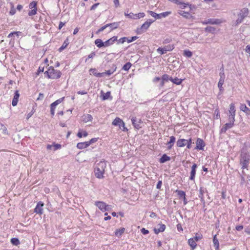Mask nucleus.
Listing matches in <instances>:
<instances>
[{"instance_id": "f257e3e1", "label": "nucleus", "mask_w": 250, "mask_h": 250, "mask_svg": "<svg viewBox=\"0 0 250 250\" xmlns=\"http://www.w3.org/2000/svg\"><path fill=\"white\" fill-rule=\"evenodd\" d=\"M106 167V164L104 162L101 161L98 163L95 167V175L98 178L101 179L104 177V169Z\"/></svg>"}, {"instance_id": "f03ea898", "label": "nucleus", "mask_w": 250, "mask_h": 250, "mask_svg": "<svg viewBox=\"0 0 250 250\" xmlns=\"http://www.w3.org/2000/svg\"><path fill=\"white\" fill-rule=\"evenodd\" d=\"M44 74H47L48 78L57 79L61 77L62 73L59 70H55L52 66H50Z\"/></svg>"}, {"instance_id": "7ed1b4c3", "label": "nucleus", "mask_w": 250, "mask_h": 250, "mask_svg": "<svg viewBox=\"0 0 250 250\" xmlns=\"http://www.w3.org/2000/svg\"><path fill=\"white\" fill-rule=\"evenodd\" d=\"M249 14L248 8H244L242 9L237 14L238 18L235 21V25L241 23L244 18L247 17Z\"/></svg>"}, {"instance_id": "20e7f679", "label": "nucleus", "mask_w": 250, "mask_h": 250, "mask_svg": "<svg viewBox=\"0 0 250 250\" xmlns=\"http://www.w3.org/2000/svg\"><path fill=\"white\" fill-rule=\"evenodd\" d=\"M250 156L246 153L242 152L241 154L240 164L242 166V168L243 170L247 169L248 166L249 164Z\"/></svg>"}, {"instance_id": "39448f33", "label": "nucleus", "mask_w": 250, "mask_h": 250, "mask_svg": "<svg viewBox=\"0 0 250 250\" xmlns=\"http://www.w3.org/2000/svg\"><path fill=\"white\" fill-rule=\"evenodd\" d=\"M174 49V46L173 45H168L165 46L163 48L159 47L157 49V52L160 55H162L166 53L167 51H170Z\"/></svg>"}, {"instance_id": "423d86ee", "label": "nucleus", "mask_w": 250, "mask_h": 250, "mask_svg": "<svg viewBox=\"0 0 250 250\" xmlns=\"http://www.w3.org/2000/svg\"><path fill=\"white\" fill-rule=\"evenodd\" d=\"M201 22L203 24H219L222 23V21L219 19H208L204 21H202Z\"/></svg>"}, {"instance_id": "0eeeda50", "label": "nucleus", "mask_w": 250, "mask_h": 250, "mask_svg": "<svg viewBox=\"0 0 250 250\" xmlns=\"http://www.w3.org/2000/svg\"><path fill=\"white\" fill-rule=\"evenodd\" d=\"M205 146V143L202 139L198 138L197 140L196 149L199 150H203Z\"/></svg>"}, {"instance_id": "6e6552de", "label": "nucleus", "mask_w": 250, "mask_h": 250, "mask_svg": "<svg viewBox=\"0 0 250 250\" xmlns=\"http://www.w3.org/2000/svg\"><path fill=\"white\" fill-rule=\"evenodd\" d=\"M112 125L115 126L119 125L120 128L121 126L124 127V123L121 119L116 117L112 122Z\"/></svg>"}, {"instance_id": "1a4fd4ad", "label": "nucleus", "mask_w": 250, "mask_h": 250, "mask_svg": "<svg viewBox=\"0 0 250 250\" xmlns=\"http://www.w3.org/2000/svg\"><path fill=\"white\" fill-rule=\"evenodd\" d=\"M43 206V203L40 202L37 204L36 207L35 208L34 211L38 214H42V207Z\"/></svg>"}, {"instance_id": "9d476101", "label": "nucleus", "mask_w": 250, "mask_h": 250, "mask_svg": "<svg viewBox=\"0 0 250 250\" xmlns=\"http://www.w3.org/2000/svg\"><path fill=\"white\" fill-rule=\"evenodd\" d=\"M197 166L196 164H194L191 167V170L190 172V176L189 177V179L191 180H194L195 178V176L196 174V169Z\"/></svg>"}, {"instance_id": "9b49d317", "label": "nucleus", "mask_w": 250, "mask_h": 250, "mask_svg": "<svg viewBox=\"0 0 250 250\" xmlns=\"http://www.w3.org/2000/svg\"><path fill=\"white\" fill-rule=\"evenodd\" d=\"M95 205L102 211L104 212L106 207V204L103 202H96Z\"/></svg>"}, {"instance_id": "f8f14e48", "label": "nucleus", "mask_w": 250, "mask_h": 250, "mask_svg": "<svg viewBox=\"0 0 250 250\" xmlns=\"http://www.w3.org/2000/svg\"><path fill=\"white\" fill-rule=\"evenodd\" d=\"M154 21H152L151 20H148L146 21L141 26V29L143 30H146L148 27L150 26V24Z\"/></svg>"}, {"instance_id": "ddd939ff", "label": "nucleus", "mask_w": 250, "mask_h": 250, "mask_svg": "<svg viewBox=\"0 0 250 250\" xmlns=\"http://www.w3.org/2000/svg\"><path fill=\"white\" fill-rule=\"evenodd\" d=\"M19 97L20 94L19 93V91L17 90L15 93L14 98L12 100V104L13 106H15L17 104Z\"/></svg>"}, {"instance_id": "4468645a", "label": "nucleus", "mask_w": 250, "mask_h": 250, "mask_svg": "<svg viewBox=\"0 0 250 250\" xmlns=\"http://www.w3.org/2000/svg\"><path fill=\"white\" fill-rule=\"evenodd\" d=\"M119 23L120 22H117L107 24L108 27L109 28L108 32H110L112 30L117 28L119 26Z\"/></svg>"}, {"instance_id": "2eb2a0df", "label": "nucleus", "mask_w": 250, "mask_h": 250, "mask_svg": "<svg viewBox=\"0 0 250 250\" xmlns=\"http://www.w3.org/2000/svg\"><path fill=\"white\" fill-rule=\"evenodd\" d=\"M240 109L247 115H250V109L247 107L245 104H241L240 106Z\"/></svg>"}, {"instance_id": "dca6fc26", "label": "nucleus", "mask_w": 250, "mask_h": 250, "mask_svg": "<svg viewBox=\"0 0 250 250\" xmlns=\"http://www.w3.org/2000/svg\"><path fill=\"white\" fill-rule=\"evenodd\" d=\"M7 135L8 131L7 128L5 126L2 125L1 127L0 128V136L4 138Z\"/></svg>"}, {"instance_id": "f3484780", "label": "nucleus", "mask_w": 250, "mask_h": 250, "mask_svg": "<svg viewBox=\"0 0 250 250\" xmlns=\"http://www.w3.org/2000/svg\"><path fill=\"white\" fill-rule=\"evenodd\" d=\"M131 121L134 127L137 129H139L141 127L139 124L141 123V120H139V121H138L136 117H132L131 119Z\"/></svg>"}, {"instance_id": "a211bd4d", "label": "nucleus", "mask_w": 250, "mask_h": 250, "mask_svg": "<svg viewBox=\"0 0 250 250\" xmlns=\"http://www.w3.org/2000/svg\"><path fill=\"white\" fill-rule=\"evenodd\" d=\"M188 143L187 140L184 139H179L177 141V146L178 147H183L185 146Z\"/></svg>"}, {"instance_id": "6ab92c4d", "label": "nucleus", "mask_w": 250, "mask_h": 250, "mask_svg": "<svg viewBox=\"0 0 250 250\" xmlns=\"http://www.w3.org/2000/svg\"><path fill=\"white\" fill-rule=\"evenodd\" d=\"M166 229V226L164 224H159V228H155L154 229V232L158 234L159 232H163Z\"/></svg>"}, {"instance_id": "aec40b11", "label": "nucleus", "mask_w": 250, "mask_h": 250, "mask_svg": "<svg viewBox=\"0 0 250 250\" xmlns=\"http://www.w3.org/2000/svg\"><path fill=\"white\" fill-rule=\"evenodd\" d=\"M115 41H117V37L116 36H114L105 42V47L112 44Z\"/></svg>"}, {"instance_id": "412c9836", "label": "nucleus", "mask_w": 250, "mask_h": 250, "mask_svg": "<svg viewBox=\"0 0 250 250\" xmlns=\"http://www.w3.org/2000/svg\"><path fill=\"white\" fill-rule=\"evenodd\" d=\"M90 145V143L88 142L79 143L77 144V146L79 149H83L87 147Z\"/></svg>"}, {"instance_id": "4be33fe9", "label": "nucleus", "mask_w": 250, "mask_h": 250, "mask_svg": "<svg viewBox=\"0 0 250 250\" xmlns=\"http://www.w3.org/2000/svg\"><path fill=\"white\" fill-rule=\"evenodd\" d=\"M92 119V116L90 114L83 115L82 117V120L84 123L91 121Z\"/></svg>"}, {"instance_id": "5701e85b", "label": "nucleus", "mask_w": 250, "mask_h": 250, "mask_svg": "<svg viewBox=\"0 0 250 250\" xmlns=\"http://www.w3.org/2000/svg\"><path fill=\"white\" fill-rule=\"evenodd\" d=\"M178 14L180 15L181 16H183V17L189 19L191 17V16L190 15V14L188 12H185L182 10H180L178 11Z\"/></svg>"}, {"instance_id": "b1692460", "label": "nucleus", "mask_w": 250, "mask_h": 250, "mask_svg": "<svg viewBox=\"0 0 250 250\" xmlns=\"http://www.w3.org/2000/svg\"><path fill=\"white\" fill-rule=\"evenodd\" d=\"M196 241L193 238H190L188 240V244L191 248L192 250H194L196 247L197 244H196Z\"/></svg>"}, {"instance_id": "393cba45", "label": "nucleus", "mask_w": 250, "mask_h": 250, "mask_svg": "<svg viewBox=\"0 0 250 250\" xmlns=\"http://www.w3.org/2000/svg\"><path fill=\"white\" fill-rule=\"evenodd\" d=\"M169 80L171 81L173 83L179 85L183 81L182 79H178L177 77H175L174 78H173L172 77H170L169 78Z\"/></svg>"}, {"instance_id": "a878e982", "label": "nucleus", "mask_w": 250, "mask_h": 250, "mask_svg": "<svg viewBox=\"0 0 250 250\" xmlns=\"http://www.w3.org/2000/svg\"><path fill=\"white\" fill-rule=\"evenodd\" d=\"M117 67L116 65L113 64L112 67L111 69L107 70L104 73V74H106L108 76L111 75L116 70Z\"/></svg>"}, {"instance_id": "bb28decb", "label": "nucleus", "mask_w": 250, "mask_h": 250, "mask_svg": "<svg viewBox=\"0 0 250 250\" xmlns=\"http://www.w3.org/2000/svg\"><path fill=\"white\" fill-rule=\"evenodd\" d=\"M229 114L232 116L235 115V109L234 104H231L229 105Z\"/></svg>"}, {"instance_id": "cd10ccee", "label": "nucleus", "mask_w": 250, "mask_h": 250, "mask_svg": "<svg viewBox=\"0 0 250 250\" xmlns=\"http://www.w3.org/2000/svg\"><path fill=\"white\" fill-rule=\"evenodd\" d=\"M170 160V157L167 156L166 154L163 155L162 157L160 159V162L161 163H164L167 161H169Z\"/></svg>"}, {"instance_id": "c85d7f7f", "label": "nucleus", "mask_w": 250, "mask_h": 250, "mask_svg": "<svg viewBox=\"0 0 250 250\" xmlns=\"http://www.w3.org/2000/svg\"><path fill=\"white\" fill-rule=\"evenodd\" d=\"M175 141V138L174 136H171L170 137V140L167 143V145H168V149H170L173 146V143Z\"/></svg>"}, {"instance_id": "c756f323", "label": "nucleus", "mask_w": 250, "mask_h": 250, "mask_svg": "<svg viewBox=\"0 0 250 250\" xmlns=\"http://www.w3.org/2000/svg\"><path fill=\"white\" fill-rule=\"evenodd\" d=\"M90 71L92 74L97 77H103L104 75V73H98L95 69H91Z\"/></svg>"}, {"instance_id": "7c9ffc66", "label": "nucleus", "mask_w": 250, "mask_h": 250, "mask_svg": "<svg viewBox=\"0 0 250 250\" xmlns=\"http://www.w3.org/2000/svg\"><path fill=\"white\" fill-rule=\"evenodd\" d=\"M95 43L99 48H101L103 46H105V42H103V41L101 39L96 40L95 41Z\"/></svg>"}, {"instance_id": "2f4dec72", "label": "nucleus", "mask_w": 250, "mask_h": 250, "mask_svg": "<svg viewBox=\"0 0 250 250\" xmlns=\"http://www.w3.org/2000/svg\"><path fill=\"white\" fill-rule=\"evenodd\" d=\"M213 241L214 246L215 247L216 250H218L219 249V243L218 239L216 238V235L214 236Z\"/></svg>"}, {"instance_id": "473e14b6", "label": "nucleus", "mask_w": 250, "mask_h": 250, "mask_svg": "<svg viewBox=\"0 0 250 250\" xmlns=\"http://www.w3.org/2000/svg\"><path fill=\"white\" fill-rule=\"evenodd\" d=\"M68 44H69L68 39H67L66 40L64 41V42H63L62 46L59 48V51L61 52L63 49H64L67 47V46L68 45Z\"/></svg>"}, {"instance_id": "72a5a7b5", "label": "nucleus", "mask_w": 250, "mask_h": 250, "mask_svg": "<svg viewBox=\"0 0 250 250\" xmlns=\"http://www.w3.org/2000/svg\"><path fill=\"white\" fill-rule=\"evenodd\" d=\"M215 28L213 27L208 26L205 28V30L207 32L214 33L215 31Z\"/></svg>"}, {"instance_id": "f704fd0d", "label": "nucleus", "mask_w": 250, "mask_h": 250, "mask_svg": "<svg viewBox=\"0 0 250 250\" xmlns=\"http://www.w3.org/2000/svg\"><path fill=\"white\" fill-rule=\"evenodd\" d=\"M147 12L153 17L156 19H160V14H157L152 11H148Z\"/></svg>"}, {"instance_id": "c9c22d12", "label": "nucleus", "mask_w": 250, "mask_h": 250, "mask_svg": "<svg viewBox=\"0 0 250 250\" xmlns=\"http://www.w3.org/2000/svg\"><path fill=\"white\" fill-rule=\"evenodd\" d=\"M183 55L187 57L190 58L192 56V53L189 50H185L184 51Z\"/></svg>"}, {"instance_id": "e433bc0d", "label": "nucleus", "mask_w": 250, "mask_h": 250, "mask_svg": "<svg viewBox=\"0 0 250 250\" xmlns=\"http://www.w3.org/2000/svg\"><path fill=\"white\" fill-rule=\"evenodd\" d=\"M125 228H123L119 229H117L115 231V235L117 236L121 235L125 231Z\"/></svg>"}, {"instance_id": "4c0bfd02", "label": "nucleus", "mask_w": 250, "mask_h": 250, "mask_svg": "<svg viewBox=\"0 0 250 250\" xmlns=\"http://www.w3.org/2000/svg\"><path fill=\"white\" fill-rule=\"evenodd\" d=\"M131 66V63L129 62L126 63L124 65L123 69L125 71L128 70Z\"/></svg>"}, {"instance_id": "58836bf2", "label": "nucleus", "mask_w": 250, "mask_h": 250, "mask_svg": "<svg viewBox=\"0 0 250 250\" xmlns=\"http://www.w3.org/2000/svg\"><path fill=\"white\" fill-rule=\"evenodd\" d=\"M11 243L15 246H17L20 244V241L18 238H13L11 239Z\"/></svg>"}, {"instance_id": "ea45409f", "label": "nucleus", "mask_w": 250, "mask_h": 250, "mask_svg": "<svg viewBox=\"0 0 250 250\" xmlns=\"http://www.w3.org/2000/svg\"><path fill=\"white\" fill-rule=\"evenodd\" d=\"M224 80H219V81L218 82V86L219 88V90H220V91L221 92L223 90V87H222V85L224 83Z\"/></svg>"}, {"instance_id": "a19ab883", "label": "nucleus", "mask_w": 250, "mask_h": 250, "mask_svg": "<svg viewBox=\"0 0 250 250\" xmlns=\"http://www.w3.org/2000/svg\"><path fill=\"white\" fill-rule=\"evenodd\" d=\"M63 99H64V97H62V98H60V99L56 100L55 102H54V103H53L51 104H53V106H56L58 104L62 103L63 101Z\"/></svg>"}, {"instance_id": "79ce46f5", "label": "nucleus", "mask_w": 250, "mask_h": 250, "mask_svg": "<svg viewBox=\"0 0 250 250\" xmlns=\"http://www.w3.org/2000/svg\"><path fill=\"white\" fill-rule=\"evenodd\" d=\"M171 13L170 11H167L160 14V19L161 18H165L168 16Z\"/></svg>"}, {"instance_id": "37998d69", "label": "nucleus", "mask_w": 250, "mask_h": 250, "mask_svg": "<svg viewBox=\"0 0 250 250\" xmlns=\"http://www.w3.org/2000/svg\"><path fill=\"white\" fill-rule=\"evenodd\" d=\"M202 235L199 233H196L195 236L193 238L194 240L197 242L202 238Z\"/></svg>"}, {"instance_id": "c03bdc74", "label": "nucleus", "mask_w": 250, "mask_h": 250, "mask_svg": "<svg viewBox=\"0 0 250 250\" xmlns=\"http://www.w3.org/2000/svg\"><path fill=\"white\" fill-rule=\"evenodd\" d=\"M220 80H224V79H225V74H224V68H222L220 69Z\"/></svg>"}, {"instance_id": "a18cd8bd", "label": "nucleus", "mask_w": 250, "mask_h": 250, "mask_svg": "<svg viewBox=\"0 0 250 250\" xmlns=\"http://www.w3.org/2000/svg\"><path fill=\"white\" fill-rule=\"evenodd\" d=\"M21 34V32H12L11 33H10L8 36V38H10V37H12L15 35H16V36H19V35Z\"/></svg>"}, {"instance_id": "49530a36", "label": "nucleus", "mask_w": 250, "mask_h": 250, "mask_svg": "<svg viewBox=\"0 0 250 250\" xmlns=\"http://www.w3.org/2000/svg\"><path fill=\"white\" fill-rule=\"evenodd\" d=\"M87 135H88V134L86 131H84L83 132V133H82L81 132H79L78 133L77 136L79 138H82L83 136L84 137H86L87 136Z\"/></svg>"}, {"instance_id": "de8ad7c7", "label": "nucleus", "mask_w": 250, "mask_h": 250, "mask_svg": "<svg viewBox=\"0 0 250 250\" xmlns=\"http://www.w3.org/2000/svg\"><path fill=\"white\" fill-rule=\"evenodd\" d=\"M242 175L241 176V184H243L245 182V176L246 175V173H245V171L244 170H243L242 171Z\"/></svg>"}, {"instance_id": "09e8293b", "label": "nucleus", "mask_w": 250, "mask_h": 250, "mask_svg": "<svg viewBox=\"0 0 250 250\" xmlns=\"http://www.w3.org/2000/svg\"><path fill=\"white\" fill-rule=\"evenodd\" d=\"M145 16V14L144 13L142 12V13H139L137 14H136V15H135V16L136 17V19H140L141 18H143Z\"/></svg>"}, {"instance_id": "8fccbe9b", "label": "nucleus", "mask_w": 250, "mask_h": 250, "mask_svg": "<svg viewBox=\"0 0 250 250\" xmlns=\"http://www.w3.org/2000/svg\"><path fill=\"white\" fill-rule=\"evenodd\" d=\"M110 96V92H107L106 93H104L103 97V99L105 100L108 99Z\"/></svg>"}, {"instance_id": "3c124183", "label": "nucleus", "mask_w": 250, "mask_h": 250, "mask_svg": "<svg viewBox=\"0 0 250 250\" xmlns=\"http://www.w3.org/2000/svg\"><path fill=\"white\" fill-rule=\"evenodd\" d=\"M56 108L55 106H53V104H51L50 105V113L52 116H54L55 114V109Z\"/></svg>"}, {"instance_id": "603ef678", "label": "nucleus", "mask_w": 250, "mask_h": 250, "mask_svg": "<svg viewBox=\"0 0 250 250\" xmlns=\"http://www.w3.org/2000/svg\"><path fill=\"white\" fill-rule=\"evenodd\" d=\"M127 38H126V37L122 38L118 41V43H123L127 41Z\"/></svg>"}, {"instance_id": "864d4df0", "label": "nucleus", "mask_w": 250, "mask_h": 250, "mask_svg": "<svg viewBox=\"0 0 250 250\" xmlns=\"http://www.w3.org/2000/svg\"><path fill=\"white\" fill-rule=\"evenodd\" d=\"M235 115H229V122H230V123H233V124H234V122L235 121Z\"/></svg>"}, {"instance_id": "5fc2aeb1", "label": "nucleus", "mask_w": 250, "mask_h": 250, "mask_svg": "<svg viewBox=\"0 0 250 250\" xmlns=\"http://www.w3.org/2000/svg\"><path fill=\"white\" fill-rule=\"evenodd\" d=\"M187 141L188 143L186 145L187 146V148L190 149L191 148L192 140L191 138H190L189 139L187 140Z\"/></svg>"}, {"instance_id": "6e6d98bb", "label": "nucleus", "mask_w": 250, "mask_h": 250, "mask_svg": "<svg viewBox=\"0 0 250 250\" xmlns=\"http://www.w3.org/2000/svg\"><path fill=\"white\" fill-rule=\"evenodd\" d=\"M36 13L37 8H34L29 12L28 15L31 16L35 15Z\"/></svg>"}, {"instance_id": "4d7b16f0", "label": "nucleus", "mask_w": 250, "mask_h": 250, "mask_svg": "<svg viewBox=\"0 0 250 250\" xmlns=\"http://www.w3.org/2000/svg\"><path fill=\"white\" fill-rule=\"evenodd\" d=\"M170 77H169V76L167 74H165L163 75L162 76V80L163 81H167L168 80H169V78Z\"/></svg>"}, {"instance_id": "13d9d810", "label": "nucleus", "mask_w": 250, "mask_h": 250, "mask_svg": "<svg viewBox=\"0 0 250 250\" xmlns=\"http://www.w3.org/2000/svg\"><path fill=\"white\" fill-rule=\"evenodd\" d=\"M233 125H234V124H233V123H230V122L226 123L225 125V126H226V127L228 129L231 128Z\"/></svg>"}, {"instance_id": "bf43d9fd", "label": "nucleus", "mask_w": 250, "mask_h": 250, "mask_svg": "<svg viewBox=\"0 0 250 250\" xmlns=\"http://www.w3.org/2000/svg\"><path fill=\"white\" fill-rule=\"evenodd\" d=\"M36 6H37V2L35 1H32V2H31L30 3L29 7H30V8H34V9L37 8Z\"/></svg>"}, {"instance_id": "052dcab7", "label": "nucleus", "mask_w": 250, "mask_h": 250, "mask_svg": "<svg viewBox=\"0 0 250 250\" xmlns=\"http://www.w3.org/2000/svg\"><path fill=\"white\" fill-rule=\"evenodd\" d=\"M108 28L107 24L105 25L104 26H102L100 28L97 32V33H99L103 31H104L105 29Z\"/></svg>"}, {"instance_id": "680f3d73", "label": "nucleus", "mask_w": 250, "mask_h": 250, "mask_svg": "<svg viewBox=\"0 0 250 250\" xmlns=\"http://www.w3.org/2000/svg\"><path fill=\"white\" fill-rule=\"evenodd\" d=\"M203 193L204 190L202 188H200V195H199V198H201V201H203Z\"/></svg>"}, {"instance_id": "e2e57ef3", "label": "nucleus", "mask_w": 250, "mask_h": 250, "mask_svg": "<svg viewBox=\"0 0 250 250\" xmlns=\"http://www.w3.org/2000/svg\"><path fill=\"white\" fill-rule=\"evenodd\" d=\"M138 38V37L137 36H134V37H131L130 39L127 38V42H128V43H130L133 41H134L135 40H136Z\"/></svg>"}, {"instance_id": "0e129e2a", "label": "nucleus", "mask_w": 250, "mask_h": 250, "mask_svg": "<svg viewBox=\"0 0 250 250\" xmlns=\"http://www.w3.org/2000/svg\"><path fill=\"white\" fill-rule=\"evenodd\" d=\"M178 195L180 197H183L185 199L186 194H185V192L181 191V190H179V191H178Z\"/></svg>"}, {"instance_id": "69168bd1", "label": "nucleus", "mask_w": 250, "mask_h": 250, "mask_svg": "<svg viewBox=\"0 0 250 250\" xmlns=\"http://www.w3.org/2000/svg\"><path fill=\"white\" fill-rule=\"evenodd\" d=\"M135 15H136V14H134L132 13H130L127 14V17L130 19H136V17L135 16Z\"/></svg>"}, {"instance_id": "338daca9", "label": "nucleus", "mask_w": 250, "mask_h": 250, "mask_svg": "<svg viewBox=\"0 0 250 250\" xmlns=\"http://www.w3.org/2000/svg\"><path fill=\"white\" fill-rule=\"evenodd\" d=\"M54 150H56L58 149H59L61 147V145L60 144H54L53 145Z\"/></svg>"}, {"instance_id": "774afa93", "label": "nucleus", "mask_w": 250, "mask_h": 250, "mask_svg": "<svg viewBox=\"0 0 250 250\" xmlns=\"http://www.w3.org/2000/svg\"><path fill=\"white\" fill-rule=\"evenodd\" d=\"M141 232L143 234H146L148 233V232H149L148 230L147 229H146L145 228L142 229H141Z\"/></svg>"}]
</instances>
